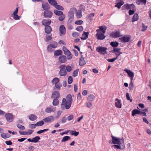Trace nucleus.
Segmentation results:
<instances>
[{"instance_id": "f257e3e1", "label": "nucleus", "mask_w": 151, "mask_h": 151, "mask_svg": "<svg viewBox=\"0 0 151 151\" xmlns=\"http://www.w3.org/2000/svg\"><path fill=\"white\" fill-rule=\"evenodd\" d=\"M112 137V143L113 144H116L114 145L112 147L116 148L122 150L125 147L124 140L123 138L120 139L119 137H115L112 135H111Z\"/></svg>"}, {"instance_id": "f03ea898", "label": "nucleus", "mask_w": 151, "mask_h": 151, "mask_svg": "<svg viewBox=\"0 0 151 151\" xmlns=\"http://www.w3.org/2000/svg\"><path fill=\"white\" fill-rule=\"evenodd\" d=\"M72 101L73 99L71 95H68L66 97V99L65 98L63 99L61 105V108L63 109H69L71 106Z\"/></svg>"}, {"instance_id": "7ed1b4c3", "label": "nucleus", "mask_w": 151, "mask_h": 151, "mask_svg": "<svg viewBox=\"0 0 151 151\" xmlns=\"http://www.w3.org/2000/svg\"><path fill=\"white\" fill-rule=\"evenodd\" d=\"M107 48L105 47L99 46L96 48V51L101 55H104L106 53Z\"/></svg>"}, {"instance_id": "20e7f679", "label": "nucleus", "mask_w": 151, "mask_h": 151, "mask_svg": "<svg viewBox=\"0 0 151 151\" xmlns=\"http://www.w3.org/2000/svg\"><path fill=\"white\" fill-rule=\"evenodd\" d=\"M63 51L64 54L67 56V59L68 60H70L72 59L73 55L65 47H63Z\"/></svg>"}, {"instance_id": "39448f33", "label": "nucleus", "mask_w": 151, "mask_h": 151, "mask_svg": "<svg viewBox=\"0 0 151 151\" xmlns=\"http://www.w3.org/2000/svg\"><path fill=\"white\" fill-rule=\"evenodd\" d=\"M96 31L97 32L96 35V37L98 40H102L105 38L106 36L104 35V34L100 32V30L97 29Z\"/></svg>"}, {"instance_id": "423d86ee", "label": "nucleus", "mask_w": 151, "mask_h": 151, "mask_svg": "<svg viewBox=\"0 0 151 151\" xmlns=\"http://www.w3.org/2000/svg\"><path fill=\"white\" fill-rule=\"evenodd\" d=\"M110 36L113 38H116L122 37V35L120 31H115L111 33Z\"/></svg>"}, {"instance_id": "0eeeda50", "label": "nucleus", "mask_w": 151, "mask_h": 151, "mask_svg": "<svg viewBox=\"0 0 151 151\" xmlns=\"http://www.w3.org/2000/svg\"><path fill=\"white\" fill-rule=\"evenodd\" d=\"M131 38V37L130 36L126 35L119 38V39L121 41V42L123 43H125L129 42Z\"/></svg>"}, {"instance_id": "6e6552de", "label": "nucleus", "mask_w": 151, "mask_h": 151, "mask_svg": "<svg viewBox=\"0 0 151 151\" xmlns=\"http://www.w3.org/2000/svg\"><path fill=\"white\" fill-rule=\"evenodd\" d=\"M55 119V117L51 115L47 116L43 119V120L46 123H50L53 122Z\"/></svg>"}, {"instance_id": "1a4fd4ad", "label": "nucleus", "mask_w": 151, "mask_h": 151, "mask_svg": "<svg viewBox=\"0 0 151 151\" xmlns=\"http://www.w3.org/2000/svg\"><path fill=\"white\" fill-rule=\"evenodd\" d=\"M56 108L50 106L46 108L45 112L47 113H51L55 112L56 111Z\"/></svg>"}, {"instance_id": "9d476101", "label": "nucleus", "mask_w": 151, "mask_h": 151, "mask_svg": "<svg viewBox=\"0 0 151 151\" xmlns=\"http://www.w3.org/2000/svg\"><path fill=\"white\" fill-rule=\"evenodd\" d=\"M65 65H63L59 67V68H61L59 73V74L60 76H65L67 74V72L65 68Z\"/></svg>"}, {"instance_id": "9b49d317", "label": "nucleus", "mask_w": 151, "mask_h": 151, "mask_svg": "<svg viewBox=\"0 0 151 151\" xmlns=\"http://www.w3.org/2000/svg\"><path fill=\"white\" fill-rule=\"evenodd\" d=\"M18 8L19 7H17L12 15V16L15 20H17L20 19V17L19 16L17 15L18 12Z\"/></svg>"}, {"instance_id": "f8f14e48", "label": "nucleus", "mask_w": 151, "mask_h": 151, "mask_svg": "<svg viewBox=\"0 0 151 151\" xmlns=\"http://www.w3.org/2000/svg\"><path fill=\"white\" fill-rule=\"evenodd\" d=\"M60 35L61 36L63 35H65L66 33V29L63 25H61L59 27Z\"/></svg>"}, {"instance_id": "ddd939ff", "label": "nucleus", "mask_w": 151, "mask_h": 151, "mask_svg": "<svg viewBox=\"0 0 151 151\" xmlns=\"http://www.w3.org/2000/svg\"><path fill=\"white\" fill-rule=\"evenodd\" d=\"M124 70L128 74L131 80H133L134 75V73L130 70L128 69H124Z\"/></svg>"}, {"instance_id": "4468645a", "label": "nucleus", "mask_w": 151, "mask_h": 151, "mask_svg": "<svg viewBox=\"0 0 151 151\" xmlns=\"http://www.w3.org/2000/svg\"><path fill=\"white\" fill-rule=\"evenodd\" d=\"M52 15V12L49 10L45 11L44 12V15L46 18H50Z\"/></svg>"}, {"instance_id": "2eb2a0df", "label": "nucleus", "mask_w": 151, "mask_h": 151, "mask_svg": "<svg viewBox=\"0 0 151 151\" xmlns=\"http://www.w3.org/2000/svg\"><path fill=\"white\" fill-rule=\"evenodd\" d=\"M6 120L8 122H11L13 120V116L10 113L6 114L5 115Z\"/></svg>"}, {"instance_id": "dca6fc26", "label": "nucleus", "mask_w": 151, "mask_h": 151, "mask_svg": "<svg viewBox=\"0 0 151 151\" xmlns=\"http://www.w3.org/2000/svg\"><path fill=\"white\" fill-rule=\"evenodd\" d=\"M67 58L64 55H61L58 58L59 61L61 63H64L67 61Z\"/></svg>"}, {"instance_id": "f3484780", "label": "nucleus", "mask_w": 151, "mask_h": 151, "mask_svg": "<svg viewBox=\"0 0 151 151\" xmlns=\"http://www.w3.org/2000/svg\"><path fill=\"white\" fill-rule=\"evenodd\" d=\"M51 22V21L50 19H43L42 21V23L43 25L47 26H49Z\"/></svg>"}, {"instance_id": "a211bd4d", "label": "nucleus", "mask_w": 151, "mask_h": 151, "mask_svg": "<svg viewBox=\"0 0 151 151\" xmlns=\"http://www.w3.org/2000/svg\"><path fill=\"white\" fill-rule=\"evenodd\" d=\"M60 94L59 92L58 91H54L52 94V98L54 99H58L60 98Z\"/></svg>"}, {"instance_id": "6ab92c4d", "label": "nucleus", "mask_w": 151, "mask_h": 151, "mask_svg": "<svg viewBox=\"0 0 151 151\" xmlns=\"http://www.w3.org/2000/svg\"><path fill=\"white\" fill-rule=\"evenodd\" d=\"M115 106L118 108H121L122 104L121 103L120 100L116 98L115 99Z\"/></svg>"}, {"instance_id": "aec40b11", "label": "nucleus", "mask_w": 151, "mask_h": 151, "mask_svg": "<svg viewBox=\"0 0 151 151\" xmlns=\"http://www.w3.org/2000/svg\"><path fill=\"white\" fill-rule=\"evenodd\" d=\"M89 33L88 32H83L82 37H81V39L82 40H86L87 39Z\"/></svg>"}, {"instance_id": "412c9836", "label": "nucleus", "mask_w": 151, "mask_h": 151, "mask_svg": "<svg viewBox=\"0 0 151 151\" xmlns=\"http://www.w3.org/2000/svg\"><path fill=\"white\" fill-rule=\"evenodd\" d=\"M122 7L123 8V9H129L131 8L134 7V6L133 4H124Z\"/></svg>"}, {"instance_id": "4be33fe9", "label": "nucleus", "mask_w": 151, "mask_h": 151, "mask_svg": "<svg viewBox=\"0 0 151 151\" xmlns=\"http://www.w3.org/2000/svg\"><path fill=\"white\" fill-rule=\"evenodd\" d=\"M82 56L83 55H81V58L79 59V64L80 66L86 64V61Z\"/></svg>"}, {"instance_id": "5701e85b", "label": "nucleus", "mask_w": 151, "mask_h": 151, "mask_svg": "<svg viewBox=\"0 0 151 151\" xmlns=\"http://www.w3.org/2000/svg\"><path fill=\"white\" fill-rule=\"evenodd\" d=\"M51 27L50 26H45V32L47 34H49L52 31Z\"/></svg>"}, {"instance_id": "b1692460", "label": "nucleus", "mask_w": 151, "mask_h": 151, "mask_svg": "<svg viewBox=\"0 0 151 151\" xmlns=\"http://www.w3.org/2000/svg\"><path fill=\"white\" fill-rule=\"evenodd\" d=\"M99 29H98L100 30V32H101V33L105 34L106 29V27L105 26H99Z\"/></svg>"}, {"instance_id": "393cba45", "label": "nucleus", "mask_w": 151, "mask_h": 151, "mask_svg": "<svg viewBox=\"0 0 151 151\" xmlns=\"http://www.w3.org/2000/svg\"><path fill=\"white\" fill-rule=\"evenodd\" d=\"M42 6V7L44 10H48L50 9L49 5L47 3H43Z\"/></svg>"}, {"instance_id": "a878e982", "label": "nucleus", "mask_w": 151, "mask_h": 151, "mask_svg": "<svg viewBox=\"0 0 151 151\" xmlns=\"http://www.w3.org/2000/svg\"><path fill=\"white\" fill-rule=\"evenodd\" d=\"M136 2L137 5L142 4L145 5L146 4V0H136Z\"/></svg>"}, {"instance_id": "bb28decb", "label": "nucleus", "mask_w": 151, "mask_h": 151, "mask_svg": "<svg viewBox=\"0 0 151 151\" xmlns=\"http://www.w3.org/2000/svg\"><path fill=\"white\" fill-rule=\"evenodd\" d=\"M1 136L4 139H6L10 137L11 135L8 133H2L1 134Z\"/></svg>"}, {"instance_id": "cd10ccee", "label": "nucleus", "mask_w": 151, "mask_h": 151, "mask_svg": "<svg viewBox=\"0 0 151 151\" xmlns=\"http://www.w3.org/2000/svg\"><path fill=\"white\" fill-rule=\"evenodd\" d=\"M29 118L30 120L33 121L36 120L37 118V117L35 114H31L29 116Z\"/></svg>"}, {"instance_id": "c85d7f7f", "label": "nucleus", "mask_w": 151, "mask_h": 151, "mask_svg": "<svg viewBox=\"0 0 151 151\" xmlns=\"http://www.w3.org/2000/svg\"><path fill=\"white\" fill-rule=\"evenodd\" d=\"M141 113V111L137 109H134L132 112V116H134L136 114H139Z\"/></svg>"}, {"instance_id": "c756f323", "label": "nucleus", "mask_w": 151, "mask_h": 151, "mask_svg": "<svg viewBox=\"0 0 151 151\" xmlns=\"http://www.w3.org/2000/svg\"><path fill=\"white\" fill-rule=\"evenodd\" d=\"M139 18L138 15L137 13H135L134 14V15L132 19V22H134L137 21Z\"/></svg>"}, {"instance_id": "7c9ffc66", "label": "nucleus", "mask_w": 151, "mask_h": 151, "mask_svg": "<svg viewBox=\"0 0 151 151\" xmlns=\"http://www.w3.org/2000/svg\"><path fill=\"white\" fill-rule=\"evenodd\" d=\"M77 18L78 19L81 18L82 16V11L81 10H79L76 12Z\"/></svg>"}, {"instance_id": "2f4dec72", "label": "nucleus", "mask_w": 151, "mask_h": 151, "mask_svg": "<svg viewBox=\"0 0 151 151\" xmlns=\"http://www.w3.org/2000/svg\"><path fill=\"white\" fill-rule=\"evenodd\" d=\"M59 101L58 99H54L52 102V104L54 106H57L59 104Z\"/></svg>"}, {"instance_id": "473e14b6", "label": "nucleus", "mask_w": 151, "mask_h": 151, "mask_svg": "<svg viewBox=\"0 0 151 151\" xmlns=\"http://www.w3.org/2000/svg\"><path fill=\"white\" fill-rule=\"evenodd\" d=\"M74 9L76 10V9L75 8H72L71 9V10L69 12V16L70 17V19L73 18L74 16V14L73 12L72 11V10Z\"/></svg>"}, {"instance_id": "72a5a7b5", "label": "nucleus", "mask_w": 151, "mask_h": 151, "mask_svg": "<svg viewBox=\"0 0 151 151\" xmlns=\"http://www.w3.org/2000/svg\"><path fill=\"white\" fill-rule=\"evenodd\" d=\"M95 97L92 94H90L88 96L87 99L90 101H93L94 100Z\"/></svg>"}, {"instance_id": "f704fd0d", "label": "nucleus", "mask_w": 151, "mask_h": 151, "mask_svg": "<svg viewBox=\"0 0 151 151\" xmlns=\"http://www.w3.org/2000/svg\"><path fill=\"white\" fill-rule=\"evenodd\" d=\"M54 54L55 56H60L62 54V51L60 50H57L55 51Z\"/></svg>"}, {"instance_id": "c9c22d12", "label": "nucleus", "mask_w": 151, "mask_h": 151, "mask_svg": "<svg viewBox=\"0 0 151 151\" xmlns=\"http://www.w3.org/2000/svg\"><path fill=\"white\" fill-rule=\"evenodd\" d=\"M110 45L113 47H116L118 46L119 43L116 42H112L110 43Z\"/></svg>"}, {"instance_id": "e433bc0d", "label": "nucleus", "mask_w": 151, "mask_h": 151, "mask_svg": "<svg viewBox=\"0 0 151 151\" xmlns=\"http://www.w3.org/2000/svg\"><path fill=\"white\" fill-rule=\"evenodd\" d=\"M124 4L123 1H121L120 2H118L116 3V5L115 6V7H117L118 8L120 9L121 6Z\"/></svg>"}, {"instance_id": "4c0bfd02", "label": "nucleus", "mask_w": 151, "mask_h": 151, "mask_svg": "<svg viewBox=\"0 0 151 151\" xmlns=\"http://www.w3.org/2000/svg\"><path fill=\"white\" fill-rule=\"evenodd\" d=\"M48 1L50 4L55 6L57 4V2L55 0H48Z\"/></svg>"}, {"instance_id": "58836bf2", "label": "nucleus", "mask_w": 151, "mask_h": 151, "mask_svg": "<svg viewBox=\"0 0 151 151\" xmlns=\"http://www.w3.org/2000/svg\"><path fill=\"white\" fill-rule=\"evenodd\" d=\"M59 82V79L57 77L54 78H53L52 80L51 81V82L53 84H56L57 83H58Z\"/></svg>"}, {"instance_id": "ea45409f", "label": "nucleus", "mask_w": 151, "mask_h": 151, "mask_svg": "<svg viewBox=\"0 0 151 151\" xmlns=\"http://www.w3.org/2000/svg\"><path fill=\"white\" fill-rule=\"evenodd\" d=\"M50 45L52 48H55L57 47L58 44L56 42H54L51 43Z\"/></svg>"}, {"instance_id": "a19ab883", "label": "nucleus", "mask_w": 151, "mask_h": 151, "mask_svg": "<svg viewBox=\"0 0 151 151\" xmlns=\"http://www.w3.org/2000/svg\"><path fill=\"white\" fill-rule=\"evenodd\" d=\"M70 137L68 136H65L63 137L62 139L61 142H65L66 141L68 140H70Z\"/></svg>"}, {"instance_id": "79ce46f5", "label": "nucleus", "mask_w": 151, "mask_h": 151, "mask_svg": "<svg viewBox=\"0 0 151 151\" xmlns=\"http://www.w3.org/2000/svg\"><path fill=\"white\" fill-rule=\"evenodd\" d=\"M45 123L44 121L43 120H41L39 121L36 123L37 126L38 127L41 126L43 125Z\"/></svg>"}, {"instance_id": "37998d69", "label": "nucleus", "mask_w": 151, "mask_h": 151, "mask_svg": "<svg viewBox=\"0 0 151 151\" xmlns=\"http://www.w3.org/2000/svg\"><path fill=\"white\" fill-rule=\"evenodd\" d=\"M33 142H38L39 140L40 139V138L39 136H36L32 138Z\"/></svg>"}, {"instance_id": "c03bdc74", "label": "nucleus", "mask_w": 151, "mask_h": 151, "mask_svg": "<svg viewBox=\"0 0 151 151\" xmlns=\"http://www.w3.org/2000/svg\"><path fill=\"white\" fill-rule=\"evenodd\" d=\"M54 13L56 15L58 16L61 15L63 14V12L57 10H55L54 11Z\"/></svg>"}, {"instance_id": "a18cd8bd", "label": "nucleus", "mask_w": 151, "mask_h": 151, "mask_svg": "<svg viewBox=\"0 0 151 151\" xmlns=\"http://www.w3.org/2000/svg\"><path fill=\"white\" fill-rule=\"evenodd\" d=\"M55 8L58 10H63L64 8L63 6H61L57 5V4L55 6Z\"/></svg>"}, {"instance_id": "49530a36", "label": "nucleus", "mask_w": 151, "mask_h": 151, "mask_svg": "<svg viewBox=\"0 0 151 151\" xmlns=\"http://www.w3.org/2000/svg\"><path fill=\"white\" fill-rule=\"evenodd\" d=\"M70 134L72 135L77 136L78 135L79 133L78 132L76 131H71L70 132Z\"/></svg>"}, {"instance_id": "de8ad7c7", "label": "nucleus", "mask_w": 151, "mask_h": 151, "mask_svg": "<svg viewBox=\"0 0 151 151\" xmlns=\"http://www.w3.org/2000/svg\"><path fill=\"white\" fill-rule=\"evenodd\" d=\"M83 23V21L81 20H78L75 22V24L77 25H81Z\"/></svg>"}, {"instance_id": "09e8293b", "label": "nucleus", "mask_w": 151, "mask_h": 151, "mask_svg": "<svg viewBox=\"0 0 151 151\" xmlns=\"http://www.w3.org/2000/svg\"><path fill=\"white\" fill-rule=\"evenodd\" d=\"M65 15L63 14L60 15L58 18L59 20L60 21H63L65 19Z\"/></svg>"}, {"instance_id": "8fccbe9b", "label": "nucleus", "mask_w": 151, "mask_h": 151, "mask_svg": "<svg viewBox=\"0 0 151 151\" xmlns=\"http://www.w3.org/2000/svg\"><path fill=\"white\" fill-rule=\"evenodd\" d=\"M147 26L145 25L144 24H142V29H141V31L142 32L145 31L147 29Z\"/></svg>"}, {"instance_id": "3c124183", "label": "nucleus", "mask_w": 151, "mask_h": 151, "mask_svg": "<svg viewBox=\"0 0 151 151\" xmlns=\"http://www.w3.org/2000/svg\"><path fill=\"white\" fill-rule=\"evenodd\" d=\"M121 49L120 48H114L113 49V50L111 51L113 53L117 52H120Z\"/></svg>"}, {"instance_id": "603ef678", "label": "nucleus", "mask_w": 151, "mask_h": 151, "mask_svg": "<svg viewBox=\"0 0 151 151\" xmlns=\"http://www.w3.org/2000/svg\"><path fill=\"white\" fill-rule=\"evenodd\" d=\"M79 69H77L74 71L73 73V76L74 77H76L78 76Z\"/></svg>"}, {"instance_id": "864d4df0", "label": "nucleus", "mask_w": 151, "mask_h": 151, "mask_svg": "<svg viewBox=\"0 0 151 151\" xmlns=\"http://www.w3.org/2000/svg\"><path fill=\"white\" fill-rule=\"evenodd\" d=\"M17 126L19 129L21 130H24L25 129V127L24 126L19 124H17Z\"/></svg>"}, {"instance_id": "5fc2aeb1", "label": "nucleus", "mask_w": 151, "mask_h": 151, "mask_svg": "<svg viewBox=\"0 0 151 151\" xmlns=\"http://www.w3.org/2000/svg\"><path fill=\"white\" fill-rule=\"evenodd\" d=\"M132 80H131V82L129 85V89L130 90H132L133 89L134 87V85L133 84V83L132 82Z\"/></svg>"}, {"instance_id": "6e6d98bb", "label": "nucleus", "mask_w": 151, "mask_h": 151, "mask_svg": "<svg viewBox=\"0 0 151 151\" xmlns=\"http://www.w3.org/2000/svg\"><path fill=\"white\" fill-rule=\"evenodd\" d=\"M65 69L68 72H70L72 70V68L70 66L68 65L65 67Z\"/></svg>"}, {"instance_id": "4d7b16f0", "label": "nucleus", "mask_w": 151, "mask_h": 151, "mask_svg": "<svg viewBox=\"0 0 151 151\" xmlns=\"http://www.w3.org/2000/svg\"><path fill=\"white\" fill-rule=\"evenodd\" d=\"M55 85V88L58 89H59L62 86V84L59 82L57 83Z\"/></svg>"}, {"instance_id": "13d9d810", "label": "nucleus", "mask_w": 151, "mask_h": 151, "mask_svg": "<svg viewBox=\"0 0 151 151\" xmlns=\"http://www.w3.org/2000/svg\"><path fill=\"white\" fill-rule=\"evenodd\" d=\"M76 29L78 31L81 32L83 31V28L82 26H79L77 27Z\"/></svg>"}, {"instance_id": "bf43d9fd", "label": "nucleus", "mask_w": 151, "mask_h": 151, "mask_svg": "<svg viewBox=\"0 0 151 151\" xmlns=\"http://www.w3.org/2000/svg\"><path fill=\"white\" fill-rule=\"evenodd\" d=\"M73 78L71 76H69L68 78V82L69 84L73 82Z\"/></svg>"}, {"instance_id": "052dcab7", "label": "nucleus", "mask_w": 151, "mask_h": 151, "mask_svg": "<svg viewBox=\"0 0 151 151\" xmlns=\"http://www.w3.org/2000/svg\"><path fill=\"white\" fill-rule=\"evenodd\" d=\"M72 35L74 37H77L79 36V33L78 32H75L72 33Z\"/></svg>"}, {"instance_id": "680f3d73", "label": "nucleus", "mask_w": 151, "mask_h": 151, "mask_svg": "<svg viewBox=\"0 0 151 151\" xmlns=\"http://www.w3.org/2000/svg\"><path fill=\"white\" fill-rule=\"evenodd\" d=\"M37 126L36 124H33L29 125V127L32 129L35 128Z\"/></svg>"}, {"instance_id": "e2e57ef3", "label": "nucleus", "mask_w": 151, "mask_h": 151, "mask_svg": "<svg viewBox=\"0 0 151 151\" xmlns=\"http://www.w3.org/2000/svg\"><path fill=\"white\" fill-rule=\"evenodd\" d=\"M34 130L32 129H29L28 131L27 132V135H29L32 134L34 132Z\"/></svg>"}, {"instance_id": "0e129e2a", "label": "nucleus", "mask_w": 151, "mask_h": 151, "mask_svg": "<svg viewBox=\"0 0 151 151\" xmlns=\"http://www.w3.org/2000/svg\"><path fill=\"white\" fill-rule=\"evenodd\" d=\"M73 118V116L72 114H71L67 117V119L69 121L72 120Z\"/></svg>"}, {"instance_id": "69168bd1", "label": "nucleus", "mask_w": 151, "mask_h": 151, "mask_svg": "<svg viewBox=\"0 0 151 151\" xmlns=\"http://www.w3.org/2000/svg\"><path fill=\"white\" fill-rule=\"evenodd\" d=\"M126 96L127 100H130V102H132V99H130L129 95V93H127Z\"/></svg>"}, {"instance_id": "338daca9", "label": "nucleus", "mask_w": 151, "mask_h": 151, "mask_svg": "<svg viewBox=\"0 0 151 151\" xmlns=\"http://www.w3.org/2000/svg\"><path fill=\"white\" fill-rule=\"evenodd\" d=\"M62 111H58L57 112V116L56 117V118L58 119L59 117V116L61 114Z\"/></svg>"}, {"instance_id": "774afa93", "label": "nucleus", "mask_w": 151, "mask_h": 151, "mask_svg": "<svg viewBox=\"0 0 151 151\" xmlns=\"http://www.w3.org/2000/svg\"><path fill=\"white\" fill-rule=\"evenodd\" d=\"M51 47L50 45H48L47 47V50L48 52H51L52 51V49L51 48Z\"/></svg>"}]
</instances>
